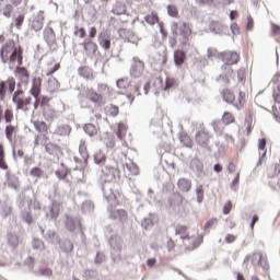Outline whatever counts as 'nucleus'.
I'll use <instances>...</instances> for the list:
<instances>
[{"mask_svg":"<svg viewBox=\"0 0 280 280\" xmlns=\"http://www.w3.org/2000/svg\"><path fill=\"white\" fill-rule=\"evenodd\" d=\"M43 89V79L42 77H33L32 88L30 90V94L35 98L34 109H38V107L48 106L51 102V97L47 95H40Z\"/></svg>","mask_w":280,"mask_h":280,"instance_id":"f257e3e1","label":"nucleus"},{"mask_svg":"<svg viewBox=\"0 0 280 280\" xmlns=\"http://www.w3.org/2000/svg\"><path fill=\"white\" fill-rule=\"evenodd\" d=\"M12 103L15 105L16 110L27 113L33 105V98L32 96H25V91L16 90L12 94Z\"/></svg>","mask_w":280,"mask_h":280,"instance_id":"f03ea898","label":"nucleus"},{"mask_svg":"<svg viewBox=\"0 0 280 280\" xmlns=\"http://www.w3.org/2000/svg\"><path fill=\"white\" fill-rule=\"evenodd\" d=\"M211 138L212 136L210 132L205 127H202L201 130L196 133L195 141L200 148L207 149Z\"/></svg>","mask_w":280,"mask_h":280,"instance_id":"7ed1b4c3","label":"nucleus"},{"mask_svg":"<svg viewBox=\"0 0 280 280\" xmlns=\"http://www.w3.org/2000/svg\"><path fill=\"white\" fill-rule=\"evenodd\" d=\"M15 78L19 81L20 86H27L30 83V71L25 67H16L15 68Z\"/></svg>","mask_w":280,"mask_h":280,"instance_id":"20e7f679","label":"nucleus"},{"mask_svg":"<svg viewBox=\"0 0 280 280\" xmlns=\"http://www.w3.org/2000/svg\"><path fill=\"white\" fill-rule=\"evenodd\" d=\"M119 174V171L117 167L115 166H110V165H106L102 168V175L101 178L105 182V183H112L114 180H116V175Z\"/></svg>","mask_w":280,"mask_h":280,"instance_id":"39448f33","label":"nucleus"},{"mask_svg":"<svg viewBox=\"0 0 280 280\" xmlns=\"http://www.w3.org/2000/svg\"><path fill=\"white\" fill-rule=\"evenodd\" d=\"M174 28L175 34L182 35L186 42H188L191 38L192 30L190 27V24H186V22H183L182 24H174Z\"/></svg>","mask_w":280,"mask_h":280,"instance_id":"423d86ee","label":"nucleus"},{"mask_svg":"<svg viewBox=\"0 0 280 280\" xmlns=\"http://www.w3.org/2000/svg\"><path fill=\"white\" fill-rule=\"evenodd\" d=\"M133 60H135V63L130 69V74L133 78H140L144 73L145 65L143 61H141L138 58H135Z\"/></svg>","mask_w":280,"mask_h":280,"instance_id":"0eeeda50","label":"nucleus"},{"mask_svg":"<svg viewBox=\"0 0 280 280\" xmlns=\"http://www.w3.org/2000/svg\"><path fill=\"white\" fill-rule=\"evenodd\" d=\"M220 60L224 62V65H237L240 61V55L236 52H220Z\"/></svg>","mask_w":280,"mask_h":280,"instance_id":"6e6552de","label":"nucleus"},{"mask_svg":"<svg viewBox=\"0 0 280 280\" xmlns=\"http://www.w3.org/2000/svg\"><path fill=\"white\" fill-rule=\"evenodd\" d=\"M176 186L179 192L186 194L192 189V182L187 177H180L178 178Z\"/></svg>","mask_w":280,"mask_h":280,"instance_id":"1a4fd4ad","label":"nucleus"},{"mask_svg":"<svg viewBox=\"0 0 280 280\" xmlns=\"http://www.w3.org/2000/svg\"><path fill=\"white\" fill-rule=\"evenodd\" d=\"M44 22H45V13L44 11H38L37 15L32 21V28L35 32L42 31L44 28Z\"/></svg>","mask_w":280,"mask_h":280,"instance_id":"9d476101","label":"nucleus"},{"mask_svg":"<svg viewBox=\"0 0 280 280\" xmlns=\"http://www.w3.org/2000/svg\"><path fill=\"white\" fill-rule=\"evenodd\" d=\"M83 47L88 56H95L96 52L98 51V45L94 43L91 38H86L84 40Z\"/></svg>","mask_w":280,"mask_h":280,"instance_id":"9b49d317","label":"nucleus"},{"mask_svg":"<svg viewBox=\"0 0 280 280\" xmlns=\"http://www.w3.org/2000/svg\"><path fill=\"white\" fill-rule=\"evenodd\" d=\"M184 244L188 250H195L200 246V240L198 236H189L184 241Z\"/></svg>","mask_w":280,"mask_h":280,"instance_id":"f8f14e48","label":"nucleus"},{"mask_svg":"<svg viewBox=\"0 0 280 280\" xmlns=\"http://www.w3.org/2000/svg\"><path fill=\"white\" fill-rule=\"evenodd\" d=\"M45 150L48 154H50L52 156H59L60 154H62L61 147H59L58 144L51 143V142L46 144Z\"/></svg>","mask_w":280,"mask_h":280,"instance_id":"ddd939ff","label":"nucleus"},{"mask_svg":"<svg viewBox=\"0 0 280 280\" xmlns=\"http://www.w3.org/2000/svg\"><path fill=\"white\" fill-rule=\"evenodd\" d=\"M11 57L10 60L12 62H15L18 60V65L19 67H21V65H23V50H18V48H14L13 46H11Z\"/></svg>","mask_w":280,"mask_h":280,"instance_id":"4468645a","label":"nucleus"},{"mask_svg":"<svg viewBox=\"0 0 280 280\" xmlns=\"http://www.w3.org/2000/svg\"><path fill=\"white\" fill-rule=\"evenodd\" d=\"M60 89V83L58 82V80L55 77H50V79H48L47 81V91L50 94H55L57 93V91H59Z\"/></svg>","mask_w":280,"mask_h":280,"instance_id":"2eb2a0df","label":"nucleus"},{"mask_svg":"<svg viewBox=\"0 0 280 280\" xmlns=\"http://www.w3.org/2000/svg\"><path fill=\"white\" fill-rule=\"evenodd\" d=\"M86 96H88V100H90L92 103H95V104H102L103 103L102 94L97 93L93 89L88 90Z\"/></svg>","mask_w":280,"mask_h":280,"instance_id":"dca6fc26","label":"nucleus"},{"mask_svg":"<svg viewBox=\"0 0 280 280\" xmlns=\"http://www.w3.org/2000/svg\"><path fill=\"white\" fill-rule=\"evenodd\" d=\"M178 138H179V141L180 143H183V145L187 149H191L192 145H194V141L192 139L190 138V136L186 132H180L178 135Z\"/></svg>","mask_w":280,"mask_h":280,"instance_id":"f3484780","label":"nucleus"},{"mask_svg":"<svg viewBox=\"0 0 280 280\" xmlns=\"http://www.w3.org/2000/svg\"><path fill=\"white\" fill-rule=\"evenodd\" d=\"M61 208H62V202L52 201L51 207H50V218L56 220L60 214Z\"/></svg>","mask_w":280,"mask_h":280,"instance_id":"a211bd4d","label":"nucleus"},{"mask_svg":"<svg viewBox=\"0 0 280 280\" xmlns=\"http://www.w3.org/2000/svg\"><path fill=\"white\" fill-rule=\"evenodd\" d=\"M83 129H84L85 133H88V136H90V137H95L100 132V127L95 126L92 122L85 124Z\"/></svg>","mask_w":280,"mask_h":280,"instance_id":"6ab92c4d","label":"nucleus"},{"mask_svg":"<svg viewBox=\"0 0 280 280\" xmlns=\"http://www.w3.org/2000/svg\"><path fill=\"white\" fill-rule=\"evenodd\" d=\"M79 75L84 78L85 80H94V73L89 67H81L78 70Z\"/></svg>","mask_w":280,"mask_h":280,"instance_id":"aec40b11","label":"nucleus"},{"mask_svg":"<svg viewBox=\"0 0 280 280\" xmlns=\"http://www.w3.org/2000/svg\"><path fill=\"white\" fill-rule=\"evenodd\" d=\"M221 96H222L223 101H225L228 104H234V102H235V95L229 89L222 90Z\"/></svg>","mask_w":280,"mask_h":280,"instance_id":"412c9836","label":"nucleus"},{"mask_svg":"<svg viewBox=\"0 0 280 280\" xmlns=\"http://www.w3.org/2000/svg\"><path fill=\"white\" fill-rule=\"evenodd\" d=\"M186 59V54L184 52V50H175L174 52V61L175 65H177V67H182V65H184Z\"/></svg>","mask_w":280,"mask_h":280,"instance_id":"4be33fe9","label":"nucleus"},{"mask_svg":"<svg viewBox=\"0 0 280 280\" xmlns=\"http://www.w3.org/2000/svg\"><path fill=\"white\" fill-rule=\"evenodd\" d=\"M233 104L236 107V109H243L246 105V94L244 92H240L238 100L234 101Z\"/></svg>","mask_w":280,"mask_h":280,"instance_id":"5701e85b","label":"nucleus"},{"mask_svg":"<svg viewBox=\"0 0 280 280\" xmlns=\"http://www.w3.org/2000/svg\"><path fill=\"white\" fill-rule=\"evenodd\" d=\"M0 170H9V165L5 160V150L2 143H0Z\"/></svg>","mask_w":280,"mask_h":280,"instance_id":"b1692460","label":"nucleus"},{"mask_svg":"<svg viewBox=\"0 0 280 280\" xmlns=\"http://www.w3.org/2000/svg\"><path fill=\"white\" fill-rule=\"evenodd\" d=\"M114 15H126V4L121 2H117L114 8L112 9Z\"/></svg>","mask_w":280,"mask_h":280,"instance_id":"393cba45","label":"nucleus"},{"mask_svg":"<svg viewBox=\"0 0 280 280\" xmlns=\"http://www.w3.org/2000/svg\"><path fill=\"white\" fill-rule=\"evenodd\" d=\"M35 130L40 133H47L49 130V126L46 121L35 120L34 121Z\"/></svg>","mask_w":280,"mask_h":280,"instance_id":"a878e982","label":"nucleus"},{"mask_svg":"<svg viewBox=\"0 0 280 280\" xmlns=\"http://www.w3.org/2000/svg\"><path fill=\"white\" fill-rule=\"evenodd\" d=\"M18 130H19V126H14L12 124L7 125L5 136H7L8 140L12 141L13 136L18 132Z\"/></svg>","mask_w":280,"mask_h":280,"instance_id":"bb28decb","label":"nucleus"},{"mask_svg":"<svg viewBox=\"0 0 280 280\" xmlns=\"http://www.w3.org/2000/svg\"><path fill=\"white\" fill-rule=\"evenodd\" d=\"M249 259L254 266H262L264 255L262 253H254L249 256Z\"/></svg>","mask_w":280,"mask_h":280,"instance_id":"cd10ccee","label":"nucleus"},{"mask_svg":"<svg viewBox=\"0 0 280 280\" xmlns=\"http://www.w3.org/2000/svg\"><path fill=\"white\" fill-rule=\"evenodd\" d=\"M112 219H118L120 222L126 221V219L128 218V214L125 210H115L112 211Z\"/></svg>","mask_w":280,"mask_h":280,"instance_id":"c85d7f7f","label":"nucleus"},{"mask_svg":"<svg viewBox=\"0 0 280 280\" xmlns=\"http://www.w3.org/2000/svg\"><path fill=\"white\" fill-rule=\"evenodd\" d=\"M175 234L179 235L183 241L188 237V228L186 225L176 226Z\"/></svg>","mask_w":280,"mask_h":280,"instance_id":"c756f323","label":"nucleus"},{"mask_svg":"<svg viewBox=\"0 0 280 280\" xmlns=\"http://www.w3.org/2000/svg\"><path fill=\"white\" fill-rule=\"evenodd\" d=\"M61 68L60 63H57L55 60L48 63V71L46 72L47 77H51L55 72H57Z\"/></svg>","mask_w":280,"mask_h":280,"instance_id":"7c9ffc66","label":"nucleus"},{"mask_svg":"<svg viewBox=\"0 0 280 280\" xmlns=\"http://www.w3.org/2000/svg\"><path fill=\"white\" fill-rule=\"evenodd\" d=\"M222 122L225 126L232 125L235 122V116L229 112L223 113L222 115Z\"/></svg>","mask_w":280,"mask_h":280,"instance_id":"2f4dec72","label":"nucleus"},{"mask_svg":"<svg viewBox=\"0 0 280 280\" xmlns=\"http://www.w3.org/2000/svg\"><path fill=\"white\" fill-rule=\"evenodd\" d=\"M5 84V91H10V93H14L15 86H16V81L14 77H9L7 81H4Z\"/></svg>","mask_w":280,"mask_h":280,"instance_id":"473e14b6","label":"nucleus"},{"mask_svg":"<svg viewBox=\"0 0 280 280\" xmlns=\"http://www.w3.org/2000/svg\"><path fill=\"white\" fill-rule=\"evenodd\" d=\"M244 127L246 129V136H250L252 130L254 129L252 115L245 118Z\"/></svg>","mask_w":280,"mask_h":280,"instance_id":"72a5a7b5","label":"nucleus"},{"mask_svg":"<svg viewBox=\"0 0 280 280\" xmlns=\"http://www.w3.org/2000/svg\"><path fill=\"white\" fill-rule=\"evenodd\" d=\"M125 168L131 174V175H135V176H137V175H139V167L135 164V163H132V162H129V163H126L125 164Z\"/></svg>","mask_w":280,"mask_h":280,"instance_id":"f704fd0d","label":"nucleus"},{"mask_svg":"<svg viewBox=\"0 0 280 280\" xmlns=\"http://www.w3.org/2000/svg\"><path fill=\"white\" fill-rule=\"evenodd\" d=\"M127 129L128 127L126 126V124L124 122L118 124L117 136L119 139L122 140L126 138Z\"/></svg>","mask_w":280,"mask_h":280,"instance_id":"c9c22d12","label":"nucleus"},{"mask_svg":"<svg viewBox=\"0 0 280 280\" xmlns=\"http://www.w3.org/2000/svg\"><path fill=\"white\" fill-rule=\"evenodd\" d=\"M107 115H109L110 117H118L119 115V107L115 106V105H109L105 108Z\"/></svg>","mask_w":280,"mask_h":280,"instance_id":"e433bc0d","label":"nucleus"},{"mask_svg":"<svg viewBox=\"0 0 280 280\" xmlns=\"http://www.w3.org/2000/svg\"><path fill=\"white\" fill-rule=\"evenodd\" d=\"M144 21L149 25H154L159 22V15L156 13H151L144 18Z\"/></svg>","mask_w":280,"mask_h":280,"instance_id":"4c0bfd02","label":"nucleus"},{"mask_svg":"<svg viewBox=\"0 0 280 280\" xmlns=\"http://www.w3.org/2000/svg\"><path fill=\"white\" fill-rule=\"evenodd\" d=\"M3 117L7 124H11L14 120L13 109L7 108L3 113Z\"/></svg>","mask_w":280,"mask_h":280,"instance_id":"58836bf2","label":"nucleus"},{"mask_svg":"<svg viewBox=\"0 0 280 280\" xmlns=\"http://www.w3.org/2000/svg\"><path fill=\"white\" fill-rule=\"evenodd\" d=\"M203 196H205L203 186L202 185L197 186V188H196V198H197L198 203L202 202Z\"/></svg>","mask_w":280,"mask_h":280,"instance_id":"ea45409f","label":"nucleus"},{"mask_svg":"<svg viewBox=\"0 0 280 280\" xmlns=\"http://www.w3.org/2000/svg\"><path fill=\"white\" fill-rule=\"evenodd\" d=\"M31 176L32 177H35V178H40L44 176L45 172L43 168L40 167H33L30 172Z\"/></svg>","mask_w":280,"mask_h":280,"instance_id":"a19ab883","label":"nucleus"},{"mask_svg":"<svg viewBox=\"0 0 280 280\" xmlns=\"http://www.w3.org/2000/svg\"><path fill=\"white\" fill-rule=\"evenodd\" d=\"M166 9H167V14H168L171 18H177V16H178V11H177L176 5L168 4V5L166 7Z\"/></svg>","mask_w":280,"mask_h":280,"instance_id":"79ce46f5","label":"nucleus"},{"mask_svg":"<svg viewBox=\"0 0 280 280\" xmlns=\"http://www.w3.org/2000/svg\"><path fill=\"white\" fill-rule=\"evenodd\" d=\"M176 86H177L176 80H174V79H166L164 91H170V89H173V88H176Z\"/></svg>","mask_w":280,"mask_h":280,"instance_id":"37998d69","label":"nucleus"},{"mask_svg":"<svg viewBox=\"0 0 280 280\" xmlns=\"http://www.w3.org/2000/svg\"><path fill=\"white\" fill-rule=\"evenodd\" d=\"M13 12V7L11 4H7L3 9H2V13L3 16L10 19Z\"/></svg>","mask_w":280,"mask_h":280,"instance_id":"c03bdc74","label":"nucleus"},{"mask_svg":"<svg viewBox=\"0 0 280 280\" xmlns=\"http://www.w3.org/2000/svg\"><path fill=\"white\" fill-rule=\"evenodd\" d=\"M208 57H209V58H218V59H221V52H219V50H217V48H209V50H208Z\"/></svg>","mask_w":280,"mask_h":280,"instance_id":"a18cd8bd","label":"nucleus"},{"mask_svg":"<svg viewBox=\"0 0 280 280\" xmlns=\"http://www.w3.org/2000/svg\"><path fill=\"white\" fill-rule=\"evenodd\" d=\"M100 45L102 48H104L105 50H109L110 49V38H102L100 40Z\"/></svg>","mask_w":280,"mask_h":280,"instance_id":"49530a36","label":"nucleus"},{"mask_svg":"<svg viewBox=\"0 0 280 280\" xmlns=\"http://www.w3.org/2000/svg\"><path fill=\"white\" fill-rule=\"evenodd\" d=\"M7 89H5V84L4 81L0 80V101H4L5 95H7Z\"/></svg>","mask_w":280,"mask_h":280,"instance_id":"de8ad7c7","label":"nucleus"},{"mask_svg":"<svg viewBox=\"0 0 280 280\" xmlns=\"http://www.w3.org/2000/svg\"><path fill=\"white\" fill-rule=\"evenodd\" d=\"M25 21V15H19L14 19V25L18 28H21L23 25V22Z\"/></svg>","mask_w":280,"mask_h":280,"instance_id":"09e8293b","label":"nucleus"},{"mask_svg":"<svg viewBox=\"0 0 280 280\" xmlns=\"http://www.w3.org/2000/svg\"><path fill=\"white\" fill-rule=\"evenodd\" d=\"M271 35L275 38H278V36H280V26H278V24H271Z\"/></svg>","mask_w":280,"mask_h":280,"instance_id":"8fccbe9b","label":"nucleus"},{"mask_svg":"<svg viewBox=\"0 0 280 280\" xmlns=\"http://www.w3.org/2000/svg\"><path fill=\"white\" fill-rule=\"evenodd\" d=\"M74 35L79 36V38H85L86 31L83 27H75Z\"/></svg>","mask_w":280,"mask_h":280,"instance_id":"3c124183","label":"nucleus"},{"mask_svg":"<svg viewBox=\"0 0 280 280\" xmlns=\"http://www.w3.org/2000/svg\"><path fill=\"white\" fill-rule=\"evenodd\" d=\"M233 209V202L231 200L226 201L223 206V214H229Z\"/></svg>","mask_w":280,"mask_h":280,"instance_id":"603ef678","label":"nucleus"},{"mask_svg":"<svg viewBox=\"0 0 280 280\" xmlns=\"http://www.w3.org/2000/svg\"><path fill=\"white\" fill-rule=\"evenodd\" d=\"M22 219H23L24 222H25L26 224H28V225L33 224V222H34V219H33V217L31 215L30 212L24 213V214L22 215Z\"/></svg>","mask_w":280,"mask_h":280,"instance_id":"864d4df0","label":"nucleus"},{"mask_svg":"<svg viewBox=\"0 0 280 280\" xmlns=\"http://www.w3.org/2000/svg\"><path fill=\"white\" fill-rule=\"evenodd\" d=\"M116 145V142H115V137L114 136H109L108 137V140L106 141V147L108 149H114Z\"/></svg>","mask_w":280,"mask_h":280,"instance_id":"5fc2aeb1","label":"nucleus"},{"mask_svg":"<svg viewBox=\"0 0 280 280\" xmlns=\"http://www.w3.org/2000/svg\"><path fill=\"white\" fill-rule=\"evenodd\" d=\"M79 151L81 154H86L88 152V147H86V142L84 140H82L80 142V145H79Z\"/></svg>","mask_w":280,"mask_h":280,"instance_id":"6e6d98bb","label":"nucleus"},{"mask_svg":"<svg viewBox=\"0 0 280 280\" xmlns=\"http://www.w3.org/2000/svg\"><path fill=\"white\" fill-rule=\"evenodd\" d=\"M166 248H167L168 252H173L174 248H176V243H174L173 240L167 241Z\"/></svg>","mask_w":280,"mask_h":280,"instance_id":"4d7b16f0","label":"nucleus"},{"mask_svg":"<svg viewBox=\"0 0 280 280\" xmlns=\"http://www.w3.org/2000/svg\"><path fill=\"white\" fill-rule=\"evenodd\" d=\"M253 27H254V20H253V18H252L250 15H248V16H247L246 28H247L248 31H252Z\"/></svg>","mask_w":280,"mask_h":280,"instance_id":"13d9d810","label":"nucleus"},{"mask_svg":"<svg viewBox=\"0 0 280 280\" xmlns=\"http://www.w3.org/2000/svg\"><path fill=\"white\" fill-rule=\"evenodd\" d=\"M218 224V219L213 218L210 219L207 223H206V229H211L213 225Z\"/></svg>","mask_w":280,"mask_h":280,"instance_id":"bf43d9fd","label":"nucleus"},{"mask_svg":"<svg viewBox=\"0 0 280 280\" xmlns=\"http://www.w3.org/2000/svg\"><path fill=\"white\" fill-rule=\"evenodd\" d=\"M56 176L59 178V179H65L67 177V172L65 170H61V171H56Z\"/></svg>","mask_w":280,"mask_h":280,"instance_id":"052dcab7","label":"nucleus"},{"mask_svg":"<svg viewBox=\"0 0 280 280\" xmlns=\"http://www.w3.org/2000/svg\"><path fill=\"white\" fill-rule=\"evenodd\" d=\"M266 145H267V139H260L258 149H259L260 151H265Z\"/></svg>","mask_w":280,"mask_h":280,"instance_id":"680f3d73","label":"nucleus"},{"mask_svg":"<svg viewBox=\"0 0 280 280\" xmlns=\"http://www.w3.org/2000/svg\"><path fill=\"white\" fill-rule=\"evenodd\" d=\"M241 172L236 173V177L232 182V187H236L240 184Z\"/></svg>","mask_w":280,"mask_h":280,"instance_id":"e2e57ef3","label":"nucleus"},{"mask_svg":"<svg viewBox=\"0 0 280 280\" xmlns=\"http://www.w3.org/2000/svg\"><path fill=\"white\" fill-rule=\"evenodd\" d=\"M235 241H236V236H234V234H228V236L225 237V242L229 244H231Z\"/></svg>","mask_w":280,"mask_h":280,"instance_id":"0e129e2a","label":"nucleus"},{"mask_svg":"<svg viewBox=\"0 0 280 280\" xmlns=\"http://www.w3.org/2000/svg\"><path fill=\"white\" fill-rule=\"evenodd\" d=\"M228 170H229V173H230V174H234V173L236 172V165L231 162V163L228 165Z\"/></svg>","mask_w":280,"mask_h":280,"instance_id":"69168bd1","label":"nucleus"},{"mask_svg":"<svg viewBox=\"0 0 280 280\" xmlns=\"http://www.w3.org/2000/svg\"><path fill=\"white\" fill-rule=\"evenodd\" d=\"M96 35H97V28H96V27L90 28V31H89V36H90L91 38H95Z\"/></svg>","mask_w":280,"mask_h":280,"instance_id":"338daca9","label":"nucleus"},{"mask_svg":"<svg viewBox=\"0 0 280 280\" xmlns=\"http://www.w3.org/2000/svg\"><path fill=\"white\" fill-rule=\"evenodd\" d=\"M155 264H156L155 258H149V259L147 260L148 267H151V268H152Z\"/></svg>","mask_w":280,"mask_h":280,"instance_id":"774afa93","label":"nucleus"}]
</instances>
